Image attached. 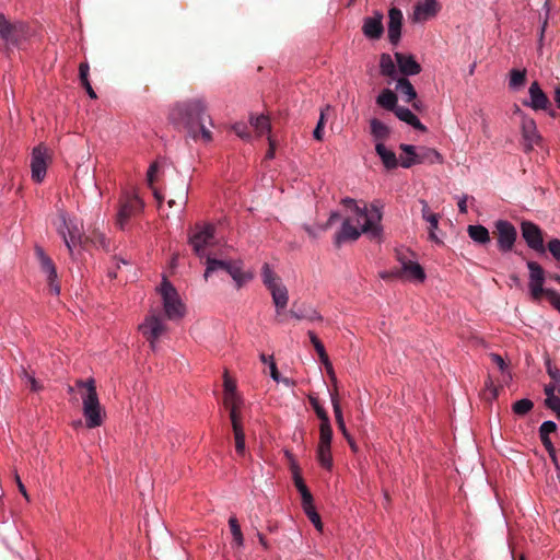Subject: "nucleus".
Instances as JSON below:
<instances>
[{
    "instance_id": "nucleus-16",
    "label": "nucleus",
    "mask_w": 560,
    "mask_h": 560,
    "mask_svg": "<svg viewBox=\"0 0 560 560\" xmlns=\"http://www.w3.org/2000/svg\"><path fill=\"white\" fill-rule=\"evenodd\" d=\"M441 5L436 0H424L415 5L412 21L416 23L428 21L434 18L440 11Z\"/></svg>"
},
{
    "instance_id": "nucleus-11",
    "label": "nucleus",
    "mask_w": 560,
    "mask_h": 560,
    "mask_svg": "<svg viewBox=\"0 0 560 560\" xmlns=\"http://www.w3.org/2000/svg\"><path fill=\"white\" fill-rule=\"evenodd\" d=\"M521 232L529 248L539 254H545L544 232L537 224L530 221H523L521 223Z\"/></svg>"
},
{
    "instance_id": "nucleus-64",
    "label": "nucleus",
    "mask_w": 560,
    "mask_h": 560,
    "mask_svg": "<svg viewBox=\"0 0 560 560\" xmlns=\"http://www.w3.org/2000/svg\"><path fill=\"white\" fill-rule=\"evenodd\" d=\"M491 361L501 370L504 371L506 364L503 360V358L497 353H491L490 355Z\"/></svg>"
},
{
    "instance_id": "nucleus-61",
    "label": "nucleus",
    "mask_w": 560,
    "mask_h": 560,
    "mask_svg": "<svg viewBox=\"0 0 560 560\" xmlns=\"http://www.w3.org/2000/svg\"><path fill=\"white\" fill-rule=\"evenodd\" d=\"M308 520L313 523V525L315 526V528L318 532H323L324 525H323L320 516H319V514L317 512H312L311 516L308 517Z\"/></svg>"
},
{
    "instance_id": "nucleus-46",
    "label": "nucleus",
    "mask_w": 560,
    "mask_h": 560,
    "mask_svg": "<svg viewBox=\"0 0 560 560\" xmlns=\"http://www.w3.org/2000/svg\"><path fill=\"white\" fill-rule=\"evenodd\" d=\"M234 439L236 453L243 456L245 454V434L243 429L235 428Z\"/></svg>"
},
{
    "instance_id": "nucleus-44",
    "label": "nucleus",
    "mask_w": 560,
    "mask_h": 560,
    "mask_svg": "<svg viewBox=\"0 0 560 560\" xmlns=\"http://www.w3.org/2000/svg\"><path fill=\"white\" fill-rule=\"evenodd\" d=\"M533 407L534 404L530 399L523 398L513 404L512 410L517 416H525L533 409Z\"/></svg>"
},
{
    "instance_id": "nucleus-51",
    "label": "nucleus",
    "mask_w": 560,
    "mask_h": 560,
    "mask_svg": "<svg viewBox=\"0 0 560 560\" xmlns=\"http://www.w3.org/2000/svg\"><path fill=\"white\" fill-rule=\"evenodd\" d=\"M232 129L241 139L248 140L250 138L249 128L244 122H236Z\"/></svg>"
},
{
    "instance_id": "nucleus-14",
    "label": "nucleus",
    "mask_w": 560,
    "mask_h": 560,
    "mask_svg": "<svg viewBox=\"0 0 560 560\" xmlns=\"http://www.w3.org/2000/svg\"><path fill=\"white\" fill-rule=\"evenodd\" d=\"M61 225L59 226V233L62 235L66 246L69 252H72V246L77 244H81L82 242V233L78 225V222L74 220H67L65 214H61Z\"/></svg>"
},
{
    "instance_id": "nucleus-1",
    "label": "nucleus",
    "mask_w": 560,
    "mask_h": 560,
    "mask_svg": "<svg viewBox=\"0 0 560 560\" xmlns=\"http://www.w3.org/2000/svg\"><path fill=\"white\" fill-rule=\"evenodd\" d=\"M210 119L207 114L206 101L201 97L188 98L172 106L168 120L178 129H184L194 140L205 142L212 140V132L205 126Z\"/></svg>"
},
{
    "instance_id": "nucleus-59",
    "label": "nucleus",
    "mask_w": 560,
    "mask_h": 560,
    "mask_svg": "<svg viewBox=\"0 0 560 560\" xmlns=\"http://www.w3.org/2000/svg\"><path fill=\"white\" fill-rule=\"evenodd\" d=\"M308 337H310V340H311L312 345L314 346L317 353L325 350L323 342L317 338V336L314 334V331L310 330Z\"/></svg>"
},
{
    "instance_id": "nucleus-43",
    "label": "nucleus",
    "mask_w": 560,
    "mask_h": 560,
    "mask_svg": "<svg viewBox=\"0 0 560 560\" xmlns=\"http://www.w3.org/2000/svg\"><path fill=\"white\" fill-rule=\"evenodd\" d=\"M207 269L205 271V279L207 280L211 272L215 270H224L226 271L228 261L219 260L215 258L207 257Z\"/></svg>"
},
{
    "instance_id": "nucleus-53",
    "label": "nucleus",
    "mask_w": 560,
    "mask_h": 560,
    "mask_svg": "<svg viewBox=\"0 0 560 560\" xmlns=\"http://www.w3.org/2000/svg\"><path fill=\"white\" fill-rule=\"evenodd\" d=\"M546 406L556 411L557 418L560 419V398L556 395H549L545 400Z\"/></svg>"
},
{
    "instance_id": "nucleus-29",
    "label": "nucleus",
    "mask_w": 560,
    "mask_h": 560,
    "mask_svg": "<svg viewBox=\"0 0 560 560\" xmlns=\"http://www.w3.org/2000/svg\"><path fill=\"white\" fill-rule=\"evenodd\" d=\"M399 149L406 154L405 158H401L400 165L405 168H410L411 166L418 164V154L419 150L415 145L411 144H400Z\"/></svg>"
},
{
    "instance_id": "nucleus-42",
    "label": "nucleus",
    "mask_w": 560,
    "mask_h": 560,
    "mask_svg": "<svg viewBox=\"0 0 560 560\" xmlns=\"http://www.w3.org/2000/svg\"><path fill=\"white\" fill-rule=\"evenodd\" d=\"M22 381L24 384L30 387L32 392H39L43 386L39 384V382L35 378L33 374H31L23 366L21 368V374H20Z\"/></svg>"
},
{
    "instance_id": "nucleus-41",
    "label": "nucleus",
    "mask_w": 560,
    "mask_h": 560,
    "mask_svg": "<svg viewBox=\"0 0 560 560\" xmlns=\"http://www.w3.org/2000/svg\"><path fill=\"white\" fill-rule=\"evenodd\" d=\"M229 526L233 536V541L236 544L237 547H242L244 544V537L238 521L235 516H231L229 518Z\"/></svg>"
},
{
    "instance_id": "nucleus-56",
    "label": "nucleus",
    "mask_w": 560,
    "mask_h": 560,
    "mask_svg": "<svg viewBox=\"0 0 560 560\" xmlns=\"http://www.w3.org/2000/svg\"><path fill=\"white\" fill-rule=\"evenodd\" d=\"M229 411H230V419H231L232 427H233V432L235 431V428L243 429L242 424H241V420H240L238 409H235L234 407H232V409H230Z\"/></svg>"
},
{
    "instance_id": "nucleus-24",
    "label": "nucleus",
    "mask_w": 560,
    "mask_h": 560,
    "mask_svg": "<svg viewBox=\"0 0 560 560\" xmlns=\"http://www.w3.org/2000/svg\"><path fill=\"white\" fill-rule=\"evenodd\" d=\"M290 315L296 319H307V320H322V316L319 313L307 305H296L293 304L290 310Z\"/></svg>"
},
{
    "instance_id": "nucleus-19",
    "label": "nucleus",
    "mask_w": 560,
    "mask_h": 560,
    "mask_svg": "<svg viewBox=\"0 0 560 560\" xmlns=\"http://www.w3.org/2000/svg\"><path fill=\"white\" fill-rule=\"evenodd\" d=\"M383 14L376 12L372 18H365L362 26L363 34L370 39H378L384 33Z\"/></svg>"
},
{
    "instance_id": "nucleus-2",
    "label": "nucleus",
    "mask_w": 560,
    "mask_h": 560,
    "mask_svg": "<svg viewBox=\"0 0 560 560\" xmlns=\"http://www.w3.org/2000/svg\"><path fill=\"white\" fill-rule=\"evenodd\" d=\"M33 36V31L24 21H11L0 14V52L10 56L13 49H24Z\"/></svg>"
},
{
    "instance_id": "nucleus-57",
    "label": "nucleus",
    "mask_w": 560,
    "mask_h": 560,
    "mask_svg": "<svg viewBox=\"0 0 560 560\" xmlns=\"http://www.w3.org/2000/svg\"><path fill=\"white\" fill-rule=\"evenodd\" d=\"M47 283H48V289H49L50 293H52L55 295H59L60 285L57 281V277L48 276Z\"/></svg>"
},
{
    "instance_id": "nucleus-60",
    "label": "nucleus",
    "mask_w": 560,
    "mask_h": 560,
    "mask_svg": "<svg viewBox=\"0 0 560 560\" xmlns=\"http://www.w3.org/2000/svg\"><path fill=\"white\" fill-rule=\"evenodd\" d=\"M224 394H236L235 382L228 377V375L224 377Z\"/></svg>"
},
{
    "instance_id": "nucleus-38",
    "label": "nucleus",
    "mask_w": 560,
    "mask_h": 560,
    "mask_svg": "<svg viewBox=\"0 0 560 560\" xmlns=\"http://www.w3.org/2000/svg\"><path fill=\"white\" fill-rule=\"evenodd\" d=\"M526 82V69L517 70L512 69L510 71L509 86L513 90L522 88Z\"/></svg>"
},
{
    "instance_id": "nucleus-62",
    "label": "nucleus",
    "mask_w": 560,
    "mask_h": 560,
    "mask_svg": "<svg viewBox=\"0 0 560 560\" xmlns=\"http://www.w3.org/2000/svg\"><path fill=\"white\" fill-rule=\"evenodd\" d=\"M317 354L319 357L320 362L325 365L327 371L329 373H331L332 372V365H331V363L329 361V358H328V354H327L326 350H323L322 352H319Z\"/></svg>"
},
{
    "instance_id": "nucleus-45",
    "label": "nucleus",
    "mask_w": 560,
    "mask_h": 560,
    "mask_svg": "<svg viewBox=\"0 0 560 560\" xmlns=\"http://www.w3.org/2000/svg\"><path fill=\"white\" fill-rule=\"evenodd\" d=\"M294 485L299 492L301 493L302 501L312 500L313 495L299 472L294 474Z\"/></svg>"
},
{
    "instance_id": "nucleus-48",
    "label": "nucleus",
    "mask_w": 560,
    "mask_h": 560,
    "mask_svg": "<svg viewBox=\"0 0 560 560\" xmlns=\"http://www.w3.org/2000/svg\"><path fill=\"white\" fill-rule=\"evenodd\" d=\"M310 402H311L316 416L320 420V422L329 420L327 411L320 406L317 398L310 397Z\"/></svg>"
},
{
    "instance_id": "nucleus-15",
    "label": "nucleus",
    "mask_w": 560,
    "mask_h": 560,
    "mask_svg": "<svg viewBox=\"0 0 560 560\" xmlns=\"http://www.w3.org/2000/svg\"><path fill=\"white\" fill-rule=\"evenodd\" d=\"M529 93V101L524 102L525 106L532 107L534 110H548L551 103L546 95V93L541 90L538 82H533L528 90Z\"/></svg>"
},
{
    "instance_id": "nucleus-12",
    "label": "nucleus",
    "mask_w": 560,
    "mask_h": 560,
    "mask_svg": "<svg viewBox=\"0 0 560 560\" xmlns=\"http://www.w3.org/2000/svg\"><path fill=\"white\" fill-rule=\"evenodd\" d=\"M139 329L150 342L151 348L154 349L155 342L166 330V326L161 315L152 313L145 318L144 323L139 326Z\"/></svg>"
},
{
    "instance_id": "nucleus-50",
    "label": "nucleus",
    "mask_w": 560,
    "mask_h": 560,
    "mask_svg": "<svg viewBox=\"0 0 560 560\" xmlns=\"http://www.w3.org/2000/svg\"><path fill=\"white\" fill-rule=\"evenodd\" d=\"M544 296L548 300V302L560 312V294L553 289H547L544 292Z\"/></svg>"
},
{
    "instance_id": "nucleus-58",
    "label": "nucleus",
    "mask_w": 560,
    "mask_h": 560,
    "mask_svg": "<svg viewBox=\"0 0 560 560\" xmlns=\"http://www.w3.org/2000/svg\"><path fill=\"white\" fill-rule=\"evenodd\" d=\"M324 119H325V116H324V113L322 112L319 120L317 122V126L313 132L314 138L318 141H320L323 139Z\"/></svg>"
},
{
    "instance_id": "nucleus-7",
    "label": "nucleus",
    "mask_w": 560,
    "mask_h": 560,
    "mask_svg": "<svg viewBox=\"0 0 560 560\" xmlns=\"http://www.w3.org/2000/svg\"><path fill=\"white\" fill-rule=\"evenodd\" d=\"M159 292L162 296L165 316L171 320L182 318L185 307L174 285L164 278Z\"/></svg>"
},
{
    "instance_id": "nucleus-10",
    "label": "nucleus",
    "mask_w": 560,
    "mask_h": 560,
    "mask_svg": "<svg viewBox=\"0 0 560 560\" xmlns=\"http://www.w3.org/2000/svg\"><path fill=\"white\" fill-rule=\"evenodd\" d=\"M143 209L142 200L137 196H128L120 203V208L117 213L116 224L120 230H125L128 225L129 220L139 214Z\"/></svg>"
},
{
    "instance_id": "nucleus-40",
    "label": "nucleus",
    "mask_w": 560,
    "mask_h": 560,
    "mask_svg": "<svg viewBox=\"0 0 560 560\" xmlns=\"http://www.w3.org/2000/svg\"><path fill=\"white\" fill-rule=\"evenodd\" d=\"M261 277L267 289L281 282L280 278L271 270L268 264L262 266Z\"/></svg>"
},
{
    "instance_id": "nucleus-27",
    "label": "nucleus",
    "mask_w": 560,
    "mask_h": 560,
    "mask_svg": "<svg viewBox=\"0 0 560 560\" xmlns=\"http://www.w3.org/2000/svg\"><path fill=\"white\" fill-rule=\"evenodd\" d=\"M398 97L395 92L389 89H384L376 98V104L384 109L395 112L398 107Z\"/></svg>"
},
{
    "instance_id": "nucleus-28",
    "label": "nucleus",
    "mask_w": 560,
    "mask_h": 560,
    "mask_svg": "<svg viewBox=\"0 0 560 560\" xmlns=\"http://www.w3.org/2000/svg\"><path fill=\"white\" fill-rule=\"evenodd\" d=\"M330 396H331V405H332V408H334V413H335L337 427H338V429L340 430V432L342 433L343 436H348V434H350V433L348 432V430L346 428V423H345V420H343V416H342V410H341L338 393L334 392V393L330 394Z\"/></svg>"
},
{
    "instance_id": "nucleus-35",
    "label": "nucleus",
    "mask_w": 560,
    "mask_h": 560,
    "mask_svg": "<svg viewBox=\"0 0 560 560\" xmlns=\"http://www.w3.org/2000/svg\"><path fill=\"white\" fill-rule=\"evenodd\" d=\"M331 440H332V429H331L330 420L320 422L318 445L331 447Z\"/></svg>"
},
{
    "instance_id": "nucleus-39",
    "label": "nucleus",
    "mask_w": 560,
    "mask_h": 560,
    "mask_svg": "<svg viewBox=\"0 0 560 560\" xmlns=\"http://www.w3.org/2000/svg\"><path fill=\"white\" fill-rule=\"evenodd\" d=\"M317 459L322 467L326 469H331L332 467V456L330 446H317Z\"/></svg>"
},
{
    "instance_id": "nucleus-26",
    "label": "nucleus",
    "mask_w": 560,
    "mask_h": 560,
    "mask_svg": "<svg viewBox=\"0 0 560 560\" xmlns=\"http://www.w3.org/2000/svg\"><path fill=\"white\" fill-rule=\"evenodd\" d=\"M375 151L387 170H393L398 166V160L395 152L387 149L383 142L376 143Z\"/></svg>"
},
{
    "instance_id": "nucleus-9",
    "label": "nucleus",
    "mask_w": 560,
    "mask_h": 560,
    "mask_svg": "<svg viewBox=\"0 0 560 560\" xmlns=\"http://www.w3.org/2000/svg\"><path fill=\"white\" fill-rule=\"evenodd\" d=\"M528 268V289L530 296L534 302H540L544 296V292L547 290L544 288L545 283V270L544 268L534 260L527 261Z\"/></svg>"
},
{
    "instance_id": "nucleus-6",
    "label": "nucleus",
    "mask_w": 560,
    "mask_h": 560,
    "mask_svg": "<svg viewBox=\"0 0 560 560\" xmlns=\"http://www.w3.org/2000/svg\"><path fill=\"white\" fill-rule=\"evenodd\" d=\"M397 259L400 262V267L382 273L383 279L397 278L417 282L424 281L425 272L418 262L408 259L406 255L401 253L397 254Z\"/></svg>"
},
{
    "instance_id": "nucleus-34",
    "label": "nucleus",
    "mask_w": 560,
    "mask_h": 560,
    "mask_svg": "<svg viewBox=\"0 0 560 560\" xmlns=\"http://www.w3.org/2000/svg\"><path fill=\"white\" fill-rule=\"evenodd\" d=\"M419 150V154H418V159L416 161H418V164H421V163H425V162H429V163H435V162H441L442 158H441V154L435 151L434 149H429V148H420L418 149Z\"/></svg>"
},
{
    "instance_id": "nucleus-33",
    "label": "nucleus",
    "mask_w": 560,
    "mask_h": 560,
    "mask_svg": "<svg viewBox=\"0 0 560 560\" xmlns=\"http://www.w3.org/2000/svg\"><path fill=\"white\" fill-rule=\"evenodd\" d=\"M36 256L39 260L42 271L48 276L57 277V270L52 260L44 253L40 247L36 248Z\"/></svg>"
},
{
    "instance_id": "nucleus-22",
    "label": "nucleus",
    "mask_w": 560,
    "mask_h": 560,
    "mask_svg": "<svg viewBox=\"0 0 560 560\" xmlns=\"http://www.w3.org/2000/svg\"><path fill=\"white\" fill-rule=\"evenodd\" d=\"M395 58L400 72L405 75H415L420 73L421 66L415 60L411 55H404L396 52Z\"/></svg>"
},
{
    "instance_id": "nucleus-32",
    "label": "nucleus",
    "mask_w": 560,
    "mask_h": 560,
    "mask_svg": "<svg viewBox=\"0 0 560 560\" xmlns=\"http://www.w3.org/2000/svg\"><path fill=\"white\" fill-rule=\"evenodd\" d=\"M396 90L405 96V101L410 103L416 100L417 92L407 78H400L397 80Z\"/></svg>"
},
{
    "instance_id": "nucleus-13",
    "label": "nucleus",
    "mask_w": 560,
    "mask_h": 560,
    "mask_svg": "<svg viewBox=\"0 0 560 560\" xmlns=\"http://www.w3.org/2000/svg\"><path fill=\"white\" fill-rule=\"evenodd\" d=\"M48 159L47 149L44 145L40 144L33 149L31 170L32 178L36 183H40L45 178Z\"/></svg>"
},
{
    "instance_id": "nucleus-31",
    "label": "nucleus",
    "mask_w": 560,
    "mask_h": 560,
    "mask_svg": "<svg viewBox=\"0 0 560 560\" xmlns=\"http://www.w3.org/2000/svg\"><path fill=\"white\" fill-rule=\"evenodd\" d=\"M469 237L478 244H487L490 242V234L483 225H468Z\"/></svg>"
},
{
    "instance_id": "nucleus-54",
    "label": "nucleus",
    "mask_w": 560,
    "mask_h": 560,
    "mask_svg": "<svg viewBox=\"0 0 560 560\" xmlns=\"http://www.w3.org/2000/svg\"><path fill=\"white\" fill-rule=\"evenodd\" d=\"M557 430V424L553 421H545L539 428V438L549 436L550 433H553Z\"/></svg>"
},
{
    "instance_id": "nucleus-49",
    "label": "nucleus",
    "mask_w": 560,
    "mask_h": 560,
    "mask_svg": "<svg viewBox=\"0 0 560 560\" xmlns=\"http://www.w3.org/2000/svg\"><path fill=\"white\" fill-rule=\"evenodd\" d=\"M547 249L557 261V266L560 265V240L551 238L547 244Z\"/></svg>"
},
{
    "instance_id": "nucleus-47",
    "label": "nucleus",
    "mask_w": 560,
    "mask_h": 560,
    "mask_svg": "<svg viewBox=\"0 0 560 560\" xmlns=\"http://www.w3.org/2000/svg\"><path fill=\"white\" fill-rule=\"evenodd\" d=\"M226 272L236 281L237 285L241 287L243 282V272L240 266L229 262Z\"/></svg>"
},
{
    "instance_id": "nucleus-63",
    "label": "nucleus",
    "mask_w": 560,
    "mask_h": 560,
    "mask_svg": "<svg viewBox=\"0 0 560 560\" xmlns=\"http://www.w3.org/2000/svg\"><path fill=\"white\" fill-rule=\"evenodd\" d=\"M89 65L86 62H82L79 66V74H80V81H86L89 80Z\"/></svg>"
},
{
    "instance_id": "nucleus-36",
    "label": "nucleus",
    "mask_w": 560,
    "mask_h": 560,
    "mask_svg": "<svg viewBox=\"0 0 560 560\" xmlns=\"http://www.w3.org/2000/svg\"><path fill=\"white\" fill-rule=\"evenodd\" d=\"M381 73L386 77L394 78L396 75V67L388 54H382L380 59Z\"/></svg>"
},
{
    "instance_id": "nucleus-4",
    "label": "nucleus",
    "mask_w": 560,
    "mask_h": 560,
    "mask_svg": "<svg viewBox=\"0 0 560 560\" xmlns=\"http://www.w3.org/2000/svg\"><path fill=\"white\" fill-rule=\"evenodd\" d=\"M341 203L351 210V212L355 213L358 217V223L364 219V223L362 225L364 234H369L371 237L380 236L382 229L378 223L382 220V212L376 203H372L370 210H368L365 206L363 208L359 207L354 199L348 197L342 199Z\"/></svg>"
},
{
    "instance_id": "nucleus-23",
    "label": "nucleus",
    "mask_w": 560,
    "mask_h": 560,
    "mask_svg": "<svg viewBox=\"0 0 560 560\" xmlns=\"http://www.w3.org/2000/svg\"><path fill=\"white\" fill-rule=\"evenodd\" d=\"M268 290L271 293L277 312L279 313L281 310L285 308L289 301L288 289L285 285L280 282L276 285H272Z\"/></svg>"
},
{
    "instance_id": "nucleus-55",
    "label": "nucleus",
    "mask_w": 560,
    "mask_h": 560,
    "mask_svg": "<svg viewBox=\"0 0 560 560\" xmlns=\"http://www.w3.org/2000/svg\"><path fill=\"white\" fill-rule=\"evenodd\" d=\"M240 398L236 394H224V405L230 410L232 407L238 409L240 407Z\"/></svg>"
},
{
    "instance_id": "nucleus-5",
    "label": "nucleus",
    "mask_w": 560,
    "mask_h": 560,
    "mask_svg": "<svg viewBox=\"0 0 560 560\" xmlns=\"http://www.w3.org/2000/svg\"><path fill=\"white\" fill-rule=\"evenodd\" d=\"M214 232L215 228L211 223H196L188 233V244L198 257H205V249L214 245Z\"/></svg>"
},
{
    "instance_id": "nucleus-21",
    "label": "nucleus",
    "mask_w": 560,
    "mask_h": 560,
    "mask_svg": "<svg viewBox=\"0 0 560 560\" xmlns=\"http://www.w3.org/2000/svg\"><path fill=\"white\" fill-rule=\"evenodd\" d=\"M420 203L422 206V209H421L422 219L429 223V228H428L429 240L434 243L441 244L442 243L441 240L435 234V230L439 226L440 215L438 213H434L431 211L428 202L424 199H421Z\"/></svg>"
},
{
    "instance_id": "nucleus-37",
    "label": "nucleus",
    "mask_w": 560,
    "mask_h": 560,
    "mask_svg": "<svg viewBox=\"0 0 560 560\" xmlns=\"http://www.w3.org/2000/svg\"><path fill=\"white\" fill-rule=\"evenodd\" d=\"M250 125L255 128L258 136H262L264 133L270 132L271 130L269 118L265 115L250 117Z\"/></svg>"
},
{
    "instance_id": "nucleus-52",
    "label": "nucleus",
    "mask_w": 560,
    "mask_h": 560,
    "mask_svg": "<svg viewBox=\"0 0 560 560\" xmlns=\"http://www.w3.org/2000/svg\"><path fill=\"white\" fill-rule=\"evenodd\" d=\"M540 441L542 445L545 446L546 451L548 452L550 458L552 459L553 464L558 467L557 456H556V448L550 440L549 436H541Z\"/></svg>"
},
{
    "instance_id": "nucleus-17",
    "label": "nucleus",
    "mask_w": 560,
    "mask_h": 560,
    "mask_svg": "<svg viewBox=\"0 0 560 560\" xmlns=\"http://www.w3.org/2000/svg\"><path fill=\"white\" fill-rule=\"evenodd\" d=\"M362 233H364L362 231V226L359 229L354 223H352V218H346L340 231L335 235V245L339 247L347 241H357Z\"/></svg>"
},
{
    "instance_id": "nucleus-8",
    "label": "nucleus",
    "mask_w": 560,
    "mask_h": 560,
    "mask_svg": "<svg viewBox=\"0 0 560 560\" xmlns=\"http://www.w3.org/2000/svg\"><path fill=\"white\" fill-rule=\"evenodd\" d=\"M493 235L498 241V248L501 252L506 253L513 249L517 232L511 222L506 220H498L494 223Z\"/></svg>"
},
{
    "instance_id": "nucleus-3",
    "label": "nucleus",
    "mask_w": 560,
    "mask_h": 560,
    "mask_svg": "<svg viewBox=\"0 0 560 560\" xmlns=\"http://www.w3.org/2000/svg\"><path fill=\"white\" fill-rule=\"evenodd\" d=\"M77 386L81 389L83 402V415L85 417L88 428H96L103 423L102 408L96 393V384L94 378L86 381H77Z\"/></svg>"
},
{
    "instance_id": "nucleus-18",
    "label": "nucleus",
    "mask_w": 560,
    "mask_h": 560,
    "mask_svg": "<svg viewBox=\"0 0 560 560\" xmlns=\"http://www.w3.org/2000/svg\"><path fill=\"white\" fill-rule=\"evenodd\" d=\"M522 135L526 150H532L533 145L538 144L541 140L535 120L527 116L522 117Z\"/></svg>"
},
{
    "instance_id": "nucleus-30",
    "label": "nucleus",
    "mask_w": 560,
    "mask_h": 560,
    "mask_svg": "<svg viewBox=\"0 0 560 560\" xmlns=\"http://www.w3.org/2000/svg\"><path fill=\"white\" fill-rule=\"evenodd\" d=\"M371 135L378 141L382 142L389 137V128L377 118L370 120Z\"/></svg>"
},
{
    "instance_id": "nucleus-25",
    "label": "nucleus",
    "mask_w": 560,
    "mask_h": 560,
    "mask_svg": "<svg viewBox=\"0 0 560 560\" xmlns=\"http://www.w3.org/2000/svg\"><path fill=\"white\" fill-rule=\"evenodd\" d=\"M394 114L397 118H399L401 121L407 122L408 125L412 126L415 129L420 131H425V126L418 119V117L408 108L398 106Z\"/></svg>"
},
{
    "instance_id": "nucleus-20",
    "label": "nucleus",
    "mask_w": 560,
    "mask_h": 560,
    "mask_svg": "<svg viewBox=\"0 0 560 560\" xmlns=\"http://www.w3.org/2000/svg\"><path fill=\"white\" fill-rule=\"evenodd\" d=\"M388 39L396 45L401 35L402 13L398 8H392L388 12Z\"/></svg>"
}]
</instances>
